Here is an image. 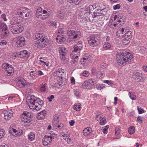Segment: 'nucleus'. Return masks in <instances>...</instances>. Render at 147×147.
<instances>
[{
  "instance_id": "obj_48",
  "label": "nucleus",
  "mask_w": 147,
  "mask_h": 147,
  "mask_svg": "<svg viewBox=\"0 0 147 147\" xmlns=\"http://www.w3.org/2000/svg\"><path fill=\"white\" fill-rule=\"evenodd\" d=\"M66 54H60V58L61 61L65 62Z\"/></svg>"
},
{
  "instance_id": "obj_49",
  "label": "nucleus",
  "mask_w": 147,
  "mask_h": 147,
  "mask_svg": "<svg viewBox=\"0 0 147 147\" xmlns=\"http://www.w3.org/2000/svg\"><path fill=\"white\" fill-rule=\"evenodd\" d=\"M103 82L108 84L109 85L113 86L114 85V82L113 81H110L109 80H104Z\"/></svg>"
},
{
  "instance_id": "obj_11",
  "label": "nucleus",
  "mask_w": 147,
  "mask_h": 147,
  "mask_svg": "<svg viewBox=\"0 0 147 147\" xmlns=\"http://www.w3.org/2000/svg\"><path fill=\"white\" fill-rule=\"evenodd\" d=\"M17 46L18 47L23 46L25 43V38L22 36H20L16 38Z\"/></svg>"
},
{
  "instance_id": "obj_38",
  "label": "nucleus",
  "mask_w": 147,
  "mask_h": 147,
  "mask_svg": "<svg viewBox=\"0 0 147 147\" xmlns=\"http://www.w3.org/2000/svg\"><path fill=\"white\" fill-rule=\"evenodd\" d=\"M82 0H67L70 3H74L76 5H79Z\"/></svg>"
},
{
  "instance_id": "obj_31",
  "label": "nucleus",
  "mask_w": 147,
  "mask_h": 147,
  "mask_svg": "<svg viewBox=\"0 0 147 147\" xmlns=\"http://www.w3.org/2000/svg\"><path fill=\"white\" fill-rule=\"evenodd\" d=\"M90 56L83 57L80 60V63L81 64L83 65L88 61H89L90 60Z\"/></svg>"
},
{
  "instance_id": "obj_8",
  "label": "nucleus",
  "mask_w": 147,
  "mask_h": 147,
  "mask_svg": "<svg viewBox=\"0 0 147 147\" xmlns=\"http://www.w3.org/2000/svg\"><path fill=\"white\" fill-rule=\"evenodd\" d=\"M23 24L22 23L18 24L15 27L13 26L10 27L11 32L13 34H18L22 32L24 30Z\"/></svg>"
},
{
  "instance_id": "obj_25",
  "label": "nucleus",
  "mask_w": 147,
  "mask_h": 147,
  "mask_svg": "<svg viewBox=\"0 0 147 147\" xmlns=\"http://www.w3.org/2000/svg\"><path fill=\"white\" fill-rule=\"evenodd\" d=\"M144 75H142L139 72H136L135 74H134V76H135L134 77L135 78L136 80L138 82L141 81L144 78Z\"/></svg>"
},
{
  "instance_id": "obj_30",
  "label": "nucleus",
  "mask_w": 147,
  "mask_h": 147,
  "mask_svg": "<svg viewBox=\"0 0 147 147\" xmlns=\"http://www.w3.org/2000/svg\"><path fill=\"white\" fill-rule=\"evenodd\" d=\"M42 9L41 7H39L38 8L36 11V17L40 19H41L42 16Z\"/></svg>"
},
{
  "instance_id": "obj_23",
  "label": "nucleus",
  "mask_w": 147,
  "mask_h": 147,
  "mask_svg": "<svg viewBox=\"0 0 147 147\" xmlns=\"http://www.w3.org/2000/svg\"><path fill=\"white\" fill-rule=\"evenodd\" d=\"M80 17L82 18H85L86 19V20L88 21L91 22L93 20L94 17L93 15L90 14V13H87V14H84V15H82L80 16Z\"/></svg>"
},
{
  "instance_id": "obj_26",
  "label": "nucleus",
  "mask_w": 147,
  "mask_h": 147,
  "mask_svg": "<svg viewBox=\"0 0 147 147\" xmlns=\"http://www.w3.org/2000/svg\"><path fill=\"white\" fill-rule=\"evenodd\" d=\"M33 45L39 49L44 47L45 46L44 44L41 43L39 40H37V41H35L33 43Z\"/></svg>"
},
{
  "instance_id": "obj_19",
  "label": "nucleus",
  "mask_w": 147,
  "mask_h": 147,
  "mask_svg": "<svg viewBox=\"0 0 147 147\" xmlns=\"http://www.w3.org/2000/svg\"><path fill=\"white\" fill-rule=\"evenodd\" d=\"M36 103L37 104H35V110L38 111L41 108L42 105H43V102L42 100H41L39 98H37Z\"/></svg>"
},
{
  "instance_id": "obj_57",
  "label": "nucleus",
  "mask_w": 147,
  "mask_h": 147,
  "mask_svg": "<svg viewBox=\"0 0 147 147\" xmlns=\"http://www.w3.org/2000/svg\"><path fill=\"white\" fill-rule=\"evenodd\" d=\"M57 33L59 34H61V35L64 34V31L61 28H60L57 30Z\"/></svg>"
},
{
  "instance_id": "obj_44",
  "label": "nucleus",
  "mask_w": 147,
  "mask_h": 147,
  "mask_svg": "<svg viewBox=\"0 0 147 147\" xmlns=\"http://www.w3.org/2000/svg\"><path fill=\"white\" fill-rule=\"evenodd\" d=\"M89 6L90 11H92L95 9H97L99 7L98 5H96V4H93L92 5H90Z\"/></svg>"
},
{
  "instance_id": "obj_61",
  "label": "nucleus",
  "mask_w": 147,
  "mask_h": 147,
  "mask_svg": "<svg viewBox=\"0 0 147 147\" xmlns=\"http://www.w3.org/2000/svg\"><path fill=\"white\" fill-rule=\"evenodd\" d=\"M120 7V6L119 4H117L114 5L113 8L114 10H116L119 9Z\"/></svg>"
},
{
  "instance_id": "obj_21",
  "label": "nucleus",
  "mask_w": 147,
  "mask_h": 147,
  "mask_svg": "<svg viewBox=\"0 0 147 147\" xmlns=\"http://www.w3.org/2000/svg\"><path fill=\"white\" fill-rule=\"evenodd\" d=\"M47 111L44 110L38 113L37 115V119L38 120H41L44 119L47 115Z\"/></svg>"
},
{
  "instance_id": "obj_9",
  "label": "nucleus",
  "mask_w": 147,
  "mask_h": 147,
  "mask_svg": "<svg viewBox=\"0 0 147 147\" xmlns=\"http://www.w3.org/2000/svg\"><path fill=\"white\" fill-rule=\"evenodd\" d=\"M132 36L131 32L128 31L125 33V35L122 38L123 44L126 45L129 43Z\"/></svg>"
},
{
  "instance_id": "obj_60",
  "label": "nucleus",
  "mask_w": 147,
  "mask_h": 147,
  "mask_svg": "<svg viewBox=\"0 0 147 147\" xmlns=\"http://www.w3.org/2000/svg\"><path fill=\"white\" fill-rule=\"evenodd\" d=\"M74 94L77 96H78L80 95V93L79 91L77 89H74Z\"/></svg>"
},
{
  "instance_id": "obj_3",
  "label": "nucleus",
  "mask_w": 147,
  "mask_h": 147,
  "mask_svg": "<svg viewBox=\"0 0 147 147\" xmlns=\"http://www.w3.org/2000/svg\"><path fill=\"white\" fill-rule=\"evenodd\" d=\"M53 75L57 79L59 84L61 85L64 82L63 79H65L66 75L64 70L59 69L56 70L54 73Z\"/></svg>"
},
{
  "instance_id": "obj_17",
  "label": "nucleus",
  "mask_w": 147,
  "mask_h": 147,
  "mask_svg": "<svg viewBox=\"0 0 147 147\" xmlns=\"http://www.w3.org/2000/svg\"><path fill=\"white\" fill-rule=\"evenodd\" d=\"M17 55L19 57L24 58H27L29 56V54L27 51L23 50L17 53Z\"/></svg>"
},
{
  "instance_id": "obj_32",
  "label": "nucleus",
  "mask_w": 147,
  "mask_h": 147,
  "mask_svg": "<svg viewBox=\"0 0 147 147\" xmlns=\"http://www.w3.org/2000/svg\"><path fill=\"white\" fill-rule=\"evenodd\" d=\"M50 13L45 10H43L42 11V15L41 16V20H44L47 18L49 16Z\"/></svg>"
},
{
  "instance_id": "obj_12",
  "label": "nucleus",
  "mask_w": 147,
  "mask_h": 147,
  "mask_svg": "<svg viewBox=\"0 0 147 147\" xmlns=\"http://www.w3.org/2000/svg\"><path fill=\"white\" fill-rule=\"evenodd\" d=\"M2 114L4 115L5 119L6 120L8 121L13 117V112L11 110H4L3 111Z\"/></svg>"
},
{
  "instance_id": "obj_41",
  "label": "nucleus",
  "mask_w": 147,
  "mask_h": 147,
  "mask_svg": "<svg viewBox=\"0 0 147 147\" xmlns=\"http://www.w3.org/2000/svg\"><path fill=\"white\" fill-rule=\"evenodd\" d=\"M96 76L98 78H102L103 77V74L100 71H98L96 73Z\"/></svg>"
},
{
  "instance_id": "obj_42",
  "label": "nucleus",
  "mask_w": 147,
  "mask_h": 147,
  "mask_svg": "<svg viewBox=\"0 0 147 147\" xmlns=\"http://www.w3.org/2000/svg\"><path fill=\"white\" fill-rule=\"evenodd\" d=\"M70 135L69 134V136L68 137H66V138H64V139H65V141L67 142V143L68 144H71L73 140V138H70Z\"/></svg>"
},
{
  "instance_id": "obj_24",
  "label": "nucleus",
  "mask_w": 147,
  "mask_h": 147,
  "mask_svg": "<svg viewBox=\"0 0 147 147\" xmlns=\"http://www.w3.org/2000/svg\"><path fill=\"white\" fill-rule=\"evenodd\" d=\"M95 37L94 35L90 36L88 40L89 44L92 47H93L96 43V40L95 39Z\"/></svg>"
},
{
  "instance_id": "obj_4",
  "label": "nucleus",
  "mask_w": 147,
  "mask_h": 147,
  "mask_svg": "<svg viewBox=\"0 0 147 147\" xmlns=\"http://www.w3.org/2000/svg\"><path fill=\"white\" fill-rule=\"evenodd\" d=\"M33 117V114L24 111L21 117V121L25 126H29L30 125L31 118Z\"/></svg>"
},
{
  "instance_id": "obj_35",
  "label": "nucleus",
  "mask_w": 147,
  "mask_h": 147,
  "mask_svg": "<svg viewBox=\"0 0 147 147\" xmlns=\"http://www.w3.org/2000/svg\"><path fill=\"white\" fill-rule=\"evenodd\" d=\"M111 45L109 42H105L103 45V49L105 50H108L110 48Z\"/></svg>"
},
{
  "instance_id": "obj_7",
  "label": "nucleus",
  "mask_w": 147,
  "mask_h": 147,
  "mask_svg": "<svg viewBox=\"0 0 147 147\" xmlns=\"http://www.w3.org/2000/svg\"><path fill=\"white\" fill-rule=\"evenodd\" d=\"M37 98L34 95H31L28 97L27 100V105L29 108L32 111H34L35 109V104Z\"/></svg>"
},
{
  "instance_id": "obj_51",
  "label": "nucleus",
  "mask_w": 147,
  "mask_h": 147,
  "mask_svg": "<svg viewBox=\"0 0 147 147\" xmlns=\"http://www.w3.org/2000/svg\"><path fill=\"white\" fill-rule=\"evenodd\" d=\"M5 135V130L3 129H0V139L3 138Z\"/></svg>"
},
{
  "instance_id": "obj_64",
  "label": "nucleus",
  "mask_w": 147,
  "mask_h": 147,
  "mask_svg": "<svg viewBox=\"0 0 147 147\" xmlns=\"http://www.w3.org/2000/svg\"><path fill=\"white\" fill-rule=\"evenodd\" d=\"M144 11H143V13L144 15H147V6H145L143 7Z\"/></svg>"
},
{
  "instance_id": "obj_63",
  "label": "nucleus",
  "mask_w": 147,
  "mask_h": 147,
  "mask_svg": "<svg viewBox=\"0 0 147 147\" xmlns=\"http://www.w3.org/2000/svg\"><path fill=\"white\" fill-rule=\"evenodd\" d=\"M51 25L53 26L54 27L56 28L57 26V22L55 21H51L50 22Z\"/></svg>"
},
{
  "instance_id": "obj_34",
  "label": "nucleus",
  "mask_w": 147,
  "mask_h": 147,
  "mask_svg": "<svg viewBox=\"0 0 147 147\" xmlns=\"http://www.w3.org/2000/svg\"><path fill=\"white\" fill-rule=\"evenodd\" d=\"M59 50L60 54H66L67 53V50L64 47H59Z\"/></svg>"
},
{
  "instance_id": "obj_46",
  "label": "nucleus",
  "mask_w": 147,
  "mask_h": 147,
  "mask_svg": "<svg viewBox=\"0 0 147 147\" xmlns=\"http://www.w3.org/2000/svg\"><path fill=\"white\" fill-rule=\"evenodd\" d=\"M40 90L45 92L46 91V85L42 84L40 85Z\"/></svg>"
},
{
  "instance_id": "obj_53",
  "label": "nucleus",
  "mask_w": 147,
  "mask_h": 147,
  "mask_svg": "<svg viewBox=\"0 0 147 147\" xmlns=\"http://www.w3.org/2000/svg\"><path fill=\"white\" fill-rule=\"evenodd\" d=\"M10 65L7 63H5L2 65V67L6 71Z\"/></svg>"
},
{
  "instance_id": "obj_39",
  "label": "nucleus",
  "mask_w": 147,
  "mask_h": 147,
  "mask_svg": "<svg viewBox=\"0 0 147 147\" xmlns=\"http://www.w3.org/2000/svg\"><path fill=\"white\" fill-rule=\"evenodd\" d=\"M135 131V129L133 126H130L128 129V132L130 134H132Z\"/></svg>"
},
{
  "instance_id": "obj_13",
  "label": "nucleus",
  "mask_w": 147,
  "mask_h": 147,
  "mask_svg": "<svg viewBox=\"0 0 147 147\" xmlns=\"http://www.w3.org/2000/svg\"><path fill=\"white\" fill-rule=\"evenodd\" d=\"M67 33L69 36H72L74 38H80L81 36V34L80 32L76 31L71 30H68Z\"/></svg>"
},
{
  "instance_id": "obj_47",
  "label": "nucleus",
  "mask_w": 147,
  "mask_h": 147,
  "mask_svg": "<svg viewBox=\"0 0 147 147\" xmlns=\"http://www.w3.org/2000/svg\"><path fill=\"white\" fill-rule=\"evenodd\" d=\"M59 136L61 137H68L69 136V134H65V133L62 132L60 133Z\"/></svg>"
},
{
  "instance_id": "obj_15",
  "label": "nucleus",
  "mask_w": 147,
  "mask_h": 147,
  "mask_svg": "<svg viewBox=\"0 0 147 147\" xmlns=\"http://www.w3.org/2000/svg\"><path fill=\"white\" fill-rule=\"evenodd\" d=\"M52 136H45L42 139L43 144L45 146L50 145L52 141Z\"/></svg>"
},
{
  "instance_id": "obj_52",
  "label": "nucleus",
  "mask_w": 147,
  "mask_h": 147,
  "mask_svg": "<svg viewBox=\"0 0 147 147\" xmlns=\"http://www.w3.org/2000/svg\"><path fill=\"white\" fill-rule=\"evenodd\" d=\"M89 72L87 71H84L82 74V75L85 77H88L89 75Z\"/></svg>"
},
{
  "instance_id": "obj_50",
  "label": "nucleus",
  "mask_w": 147,
  "mask_h": 147,
  "mask_svg": "<svg viewBox=\"0 0 147 147\" xmlns=\"http://www.w3.org/2000/svg\"><path fill=\"white\" fill-rule=\"evenodd\" d=\"M129 96L130 98L132 100H135L136 99V96H135L133 94H131V93L130 92H129L128 93Z\"/></svg>"
},
{
  "instance_id": "obj_6",
  "label": "nucleus",
  "mask_w": 147,
  "mask_h": 147,
  "mask_svg": "<svg viewBox=\"0 0 147 147\" xmlns=\"http://www.w3.org/2000/svg\"><path fill=\"white\" fill-rule=\"evenodd\" d=\"M34 39L39 40L41 43L44 44L45 46L49 41L47 36L42 33H36L34 38Z\"/></svg>"
},
{
  "instance_id": "obj_5",
  "label": "nucleus",
  "mask_w": 147,
  "mask_h": 147,
  "mask_svg": "<svg viewBox=\"0 0 147 147\" xmlns=\"http://www.w3.org/2000/svg\"><path fill=\"white\" fill-rule=\"evenodd\" d=\"M16 14L22 19H26L29 18L30 16V12L27 8L21 7L18 8Z\"/></svg>"
},
{
  "instance_id": "obj_16",
  "label": "nucleus",
  "mask_w": 147,
  "mask_h": 147,
  "mask_svg": "<svg viewBox=\"0 0 147 147\" xmlns=\"http://www.w3.org/2000/svg\"><path fill=\"white\" fill-rule=\"evenodd\" d=\"M9 131L10 133L15 137L21 136L22 134V131L21 130H17L13 128H10Z\"/></svg>"
},
{
  "instance_id": "obj_2",
  "label": "nucleus",
  "mask_w": 147,
  "mask_h": 147,
  "mask_svg": "<svg viewBox=\"0 0 147 147\" xmlns=\"http://www.w3.org/2000/svg\"><path fill=\"white\" fill-rule=\"evenodd\" d=\"M82 43L81 41H79L74 46L73 50L71 52L70 56L73 59V61L75 63L78 61V58L79 56L80 53L83 48Z\"/></svg>"
},
{
  "instance_id": "obj_56",
  "label": "nucleus",
  "mask_w": 147,
  "mask_h": 147,
  "mask_svg": "<svg viewBox=\"0 0 147 147\" xmlns=\"http://www.w3.org/2000/svg\"><path fill=\"white\" fill-rule=\"evenodd\" d=\"M106 123V120L105 118H102L101 119L100 122V125H104Z\"/></svg>"
},
{
  "instance_id": "obj_55",
  "label": "nucleus",
  "mask_w": 147,
  "mask_h": 147,
  "mask_svg": "<svg viewBox=\"0 0 147 147\" xmlns=\"http://www.w3.org/2000/svg\"><path fill=\"white\" fill-rule=\"evenodd\" d=\"M120 132V127H116L115 128V134L118 135Z\"/></svg>"
},
{
  "instance_id": "obj_1",
  "label": "nucleus",
  "mask_w": 147,
  "mask_h": 147,
  "mask_svg": "<svg viewBox=\"0 0 147 147\" xmlns=\"http://www.w3.org/2000/svg\"><path fill=\"white\" fill-rule=\"evenodd\" d=\"M133 58V55L127 51H123L118 53L116 55L117 62L120 66L125 63L130 62L132 61Z\"/></svg>"
},
{
  "instance_id": "obj_37",
  "label": "nucleus",
  "mask_w": 147,
  "mask_h": 147,
  "mask_svg": "<svg viewBox=\"0 0 147 147\" xmlns=\"http://www.w3.org/2000/svg\"><path fill=\"white\" fill-rule=\"evenodd\" d=\"M7 28V25L3 23L0 22V30L2 31L3 32L4 30H6Z\"/></svg>"
},
{
  "instance_id": "obj_20",
  "label": "nucleus",
  "mask_w": 147,
  "mask_h": 147,
  "mask_svg": "<svg viewBox=\"0 0 147 147\" xmlns=\"http://www.w3.org/2000/svg\"><path fill=\"white\" fill-rule=\"evenodd\" d=\"M114 19L116 22L120 23L121 22H123L125 20V17L122 14H119L118 16H115L114 17Z\"/></svg>"
},
{
  "instance_id": "obj_54",
  "label": "nucleus",
  "mask_w": 147,
  "mask_h": 147,
  "mask_svg": "<svg viewBox=\"0 0 147 147\" xmlns=\"http://www.w3.org/2000/svg\"><path fill=\"white\" fill-rule=\"evenodd\" d=\"M109 125H107L105 126L102 129V131L105 134H107V129L109 128Z\"/></svg>"
},
{
  "instance_id": "obj_62",
  "label": "nucleus",
  "mask_w": 147,
  "mask_h": 147,
  "mask_svg": "<svg viewBox=\"0 0 147 147\" xmlns=\"http://www.w3.org/2000/svg\"><path fill=\"white\" fill-rule=\"evenodd\" d=\"M21 23V22H16V21H12L11 22V24L12 25H15L17 26L18 24Z\"/></svg>"
},
{
  "instance_id": "obj_58",
  "label": "nucleus",
  "mask_w": 147,
  "mask_h": 147,
  "mask_svg": "<svg viewBox=\"0 0 147 147\" xmlns=\"http://www.w3.org/2000/svg\"><path fill=\"white\" fill-rule=\"evenodd\" d=\"M137 109L139 114H141L144 112V110L141 107H138Z\"/></svg>"
},
{
  "instance_id": "obj_36",
  "label": "nucleus",
  "mask_w": 147,
  "mask_h": 147,
  "mask_svg": "<svg viewBox=\"0 0 147 147\" xmlns=\"http://www.w3.org/2000/svg\"><path fill=\"white\" fill-rule=\"evenodd\" d=\"M28 139L30 141H32L34 140L35 137V135L33 132H31L29 133L28 135Z\"/></svg>"
},
{
  "instance_id": "obj_22",
  "label": "nucleus",
  "mask_w": 147,
  "mask_h": 147,
  "mask_svg": "<svg viewBox=\"0 0 147 147\" xmlns=\"http://www.w3.org/2000/svg\"><path fill=\"white\" fill-rule=\"evenodd\" d=\"M66 40V37L63 35L61 36L58 35L56 38L57 42L59 44H61L63 43Z\"/></svg>"
},
{
  "instance_id": "obj_27",
  "label": "nucleus",
  "mask_w": 147,
  "mask_h": 147,
  "mask_svg": "<svg viewBox=\"0 0 147 147\" xmlns=\"http://www.w3.org/2000/svg\"><path fill=\"white\" fill-rule=\"evenodd\" d=\"M90 9L89 6H86L84 9H83L82 11H80L79 13V15L80 16L84 14H87L90 13Z\"/></svg>"
},
{
  "instance_id": "obj_29",
  "label": "nucleus",
  "mask_w": 147,
  "mask_h": 147,
  "mask_svg": "<svg viewBox=\"0 0 147 147\" xmlns=\"http://www.w3.org/2000/svg\"><path fill=\"white\" fill-rule=\"evenodd\" d=\"M59 117L57 115H55L53 120V126H56L59 123Z\"/></svg>"
},
{
  "instance_id": "obj_14",
  "label": "nucleus",
  "mask_w": 147,
  "mask_h": 147,
  "mask_svg": "<svg viewBox=\"0 0 147 147\" xmlns=\"http://www.w3.org/2000/svg\"><path fill=\"white\" fill-rule=\"evenodd\" d=\"M100 6H99L97 8V9L94 12L93 15L94 17L95 18L97 16H102L105 14L106 13L105 10V9H100Z\"/></svg>"
},
{
  "instance_id": "obj_33",
  "label": "nucleus",
  "mask_w": 147,
  "mask_h": 147,
  "mask_svg": "<svg viewBox=\"0 0 147 147\" xmlns=\"http://www.w3.org/2000/svg\"><path fill=\"white\" fill-rule=\"evenodd\" d=\"M91 129L89 127L86 128L83 131V134L85 136H88L90 135L91 132Z\"/></svg>"
},
{
  "instance_id": "obj_59",
  "label": "nucleus",
  "mask_w": 147,
  "mask_h": 147,
  "mask_svg": "<svg viewBox=\"0 0 147 147\" xmlns=\"http://www.w3.org/2000/svg\"><path fill=\"white\" fill-rule=\"evenodd\" d=\"M56 129L61 128L63 127V125L60 123L59 125H57L56 126H53Z\"/></svg>"
},
{
  "instance_id": "obj_18",
  "label": "nucleus",
  "mask_w": 147,
  "mask_h": 147,
  "mask_svg": "<svg viewBox=\"0 0 147 147\" xmlns=\"http://www.w3.org/2000/svg\"><path fill=\"white\" fill-rule=\"evenodd\" d=\"M126 32V30L123 28H120L117 31L116 36L117 38L122 39V38L125 35L124 33Z\"/></svg>"
},
{
  "instance_id": "obj_10",
  "label": "nucleus",
  "mask_w": 147,
  "mask_h": 147,
  "mask_svg": "<svg viewBox=\"0 0 147 147\" xmlns=\"http://www.w3.org/2000/svg\"><path fill=\"white\" fill-rule=\"evenodd\" d=\"M94 81L93 79H90L88 81H85L82 83V87L84 89H90L91 88V86L94 85Z\"/></svg>"
},
{
  "instance_id": "obj_45",
  "label": "nucleus",
  "mask_w": 147,
  "mask_h": 147,
  "mask_svg": "<svg viewBox=\"0 0 147 147\" xmlns=\"http://www.w3.org/2000/svg\"><path fill=\"white\" fill-rule=\"evenodd\" d=\"M81 105L80 104L78 105L75 104L74 106V109L75 110L79 111L81 109Z\"/></svg>"
},
{
  "instance_id": "obj_43",
  "label": "nucleus",
  "mask_w": 147,
  "mask_h": 147,
  "mask_svg": "<svg viewBox=\"0 0 147 147\" xmlns=\"http://www.w3.org/2000/svg\"><path fill=\"white\" fill-rule=\"evenodd\" d=\"M30 76L32 79L34 80L36 78V74L35 71H31L30 72Z\"/></svg>"
},
{
  "instance_id": "obj_40",
  "label": "nucleus",
  "mask_w": 147,
  "mask_h": 147,
  "mask_svg": "<svg viewBox=\"0 0 147 147\" xmlns=\"http://www.w3.org/2000/svg\"><path fill=\"white\" fill-rule=\"evenodd\" d=\"M7 71L8 74H10L12 73L13 71V69L12 66L10 65L8 67V68L6 70Z\"/></svg>"
},
{
  "instance_id": "obj_28",
  "label": "nucleus",
  "mask_w": 147,
  "mask_h": 147,
  "mask_svg": "<svg viewBox=\"0 0 147 147\" xmlns=\"http://www.w3.org/2000/svg\"><path fill=\"white\" fill-rule=\"evenodd\" d=\"M17 85L19 87H23L26 85V82L24 79H21L17 82Z\"/></svg>"
}]
</instances>
